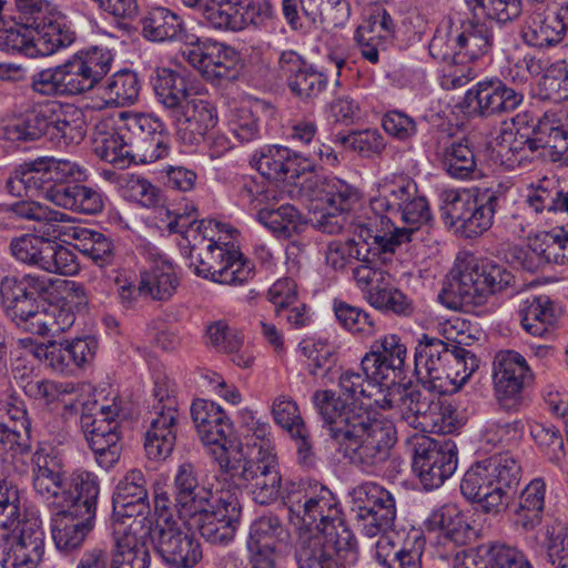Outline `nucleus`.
<instances>
[{"mask_svg":"<svg viewBox=\"0 0 568 568\" xmlns=\"http://www.w3.org/2000/svg\"><path fill=\"white\" fill-rule=\"evenodd\" d=\"M312 400L336 452L349 464L371 470L388 459L395 443L390 422L373 417L367 409L346 403L329 389L316 390Z\"/></svg>","mask_w":568,"mask_h":568,"instance_id":"1","label":"nucleus"},{"mask_svg":"<svg viewBox=\"0 0 568 568\" xmlns=\"http://www.w3.org/2000/svg\"><path fill=\"white\" fill-rule=\"evenodd\" d=\"M432 219L426 197L417 184L407 178L385 179L369 200L364 231L385 252H395Z\"/></svg>","mask_w":568,"mask_h":568,"instance_id":"2","label":"nucleus"},{"mask_svg":"<svg viewBox=\"0 0 568 568\" xmlns=\"http://www.w3.org/2000/svg\"><path fill=\"white\" fill-rule=\"evenodd\" d=\"M246 439V455L236 439L234 455L221 459L224 476L246 483L253 499L260 505H270L280 494L281 473L270 425L255 422Z\"/></svg>","mask_w":568,"mask_h":568,"instance_id":"3","label":"nucleus"},{"mask_svg":"<svg viewBox=\"0 0 568 568\" xmlns=\"http://www.w3.org/2000/svg\"><path fill=\"white\" fill-rule=\"evenodd\" d=\"M514 285L515 276L505 265L468 255L457 258L438 300L452 310L478 306Z\"/></svg>","mask_w":568,"mask_h":568,"instance_id":"4","label":"nucleus"},{"mask_svg":"<svg viewBox=\"0 0 568 568\" xmlns=\"http://www.w3.org/2000/svg\"><path fill=\"white\" fill-rule=\"evenodd\" d=\"M521 467L510 453L474 463L465 473L460 491L484 513L498 514L515 498Z\"/></svg>","mask_w":568,"mask_h":568,"instance_id":"5","label":"nucleus"},{"mask_svg":"<svg viewBox=\"0 0 568 568\" xmlns=\"http://www.w3.org/2000/svg\"><path fill=\"white\" fill-rule=\"evenodd\" d=\"M78 500L69 499L52 518L51 534L55 547L65 554L82 547L94 528L99 483L88 475L77 479Z\"/></svg>","mask_w":568,"mask_h":568,"instance_id":"6","label":"nucleus"},{"mask_svg":"<svg viewBox=\"0 0 568 568\" xmlns=\"http://www.w3.org/2000/svg\"><path fill=\"white\" fill-rule=\"evenodd\" d=\"M119 406L85 403L80 416V427L85 440L94 454L97 463L104 469L112 468L120 459L123 442L116 417Z\"/></svg>","mask_w":568,"mask_h":568,"instance_id":"7","label":"nucleus"},{"mask_svg":"<svg viewBox=\"0 0 568 568\" xmlns=\"http://www.w3.org/2000/svg\"><path fill=\"white\" fill-rule=\"evenodd\" d=\"M240 494L239 486L229 483L225 476L219 481L207 505L196 509L199 530L206 541L225 546L234 539L242 514Z\"/></svg>","mask_w":568,"mask_h":568,"instance_id":"8","label":"nucleus"},{"mask_svg":"<svg viewBox=\"0 0 568 568\" xmlns=\"http://www.w3.org/2000/svg\"><path fill=\"white\" fill-rule=\"evenodd\" d=\"M53 285V278L32 273L3 276L0 280V304L6 316L24 329L41 301L52 294Z\"/></svg>","mask_w":568,"mask_h":568,"instance_id":"9","label":"nucleus"},{"mask_svg":"<svg viewBox=\"0 0 568 568\" xmlns=\"http://www.w3.org/2000/svg\"><path fill=\"white\" fill-rule=\"evenodd\" d=\"M148 532L155 551L172 568H192L202 559L200 541L181 519L161 514Z\"/></svg>","mask_w":568,"mask_h":568,"instance_id":"10","label":"nucleus"},{"mask_svg":"<svg viewBox=\"0 0 568 568\" xmlns=\"http://www.w3.org/2000/svg\"><path fill=\"white\" fill-rule=\"evenodd\" d=\"M409 444L413 452V470L426 490L440 487L457 468V446L448 439L414 435Z\"/></svg>","mask_w":568,"mask_h":568,"instance_id":"11","label":"nucleus"},{"mask_svg":"<svg viewBox=\"0 0 568 568\" xmlns=\"http://www.w3.org/2000/svg\"><path fill=\"white\" fill-rule=\"evenodd\" d=\"M9 252L17 262L47 273L73 275L80 268L70 248L31 233L11 239Z\"/></svg>","mask_w":568,"mask_h":568,"instance_id":"12","label":"nucleus"},{"mask_svg":"<svg viewBox=\"0 0 568 568\" xmlns=\"http://www.w3.org/2000/svg\"><path fill=\"white\" fill-rule=\"evenodd\" d=\"M151 425L145 434L144 449L151 460H164L176 443L179 403L166 382H156L153 388Z\"/></svg>","mask_w":568,"mask_h":568,"instance_id":"13","label":"nucleus"},{"mask_svg":"<svg viewBox=\"0 0 568 568\" xmlns=\"http://www.w3.org/2000/svg\"><path fill=\"white\" fill-rule=\"evenodd\" d=\"M532 379V371L520 353L510 349L496 353L493 362V381L495 395L501 408L508 412L519 410L524 405V389Z\"/></svg>","mask_w":568,"mask_h":568,"instance_id":"14","label":"nucleus"},{"mask_svg":"<svg viewBox=\"0 0 568 568\" xmlns=\"http://www.w3.org/2000/svg\"><path fill=\"white\" fill-rule=\"evenodd\" d=\"M353 507L361 531L372 538L392 528L396 518L395 499L384 487L363 483L352 491Z\"/></svg>","mask_w":568,"mask_h":568,"instance_id":"15","label":"nucleus"},{"mask_svg":"<svg viewBox=\"0 0 568 568\" xmlns=\"http://www.w3.org/2000/svg\"><path fill=\"white\" fill-rule=\"evenodd\" d=\"M32 485L37 495L58 508L71 503L69 499L78 500L79 490L75 479L81 475H88L94 483H99L94 474L85 470L74 473L68 483L61 460L42 450L37 452L32 457Z\"/></svg>","mask_w":568,"mask_h":568,"instance_id":"16","label":"nucleus"},{"mask_svg":"<svg viewBox=\"0 0 568 568\" xmlns=\"http://www.w3.org/2000/svg\"><path fill=\"white\" fill-rule=\"evenodd\" d=\"M59 179L54 181L48 201L65 210L84 214H98L103 209L102 194L95 189L81 184L85 171L74 162L63 160Z\"/></svg>","mask_w":568,"mask_h":568,"instance_id":"17","label":"nucleus"},{"mask_svg":"<svg viewBox=\"0 0 568 568\" xmlns=\"http://www.w3.org/2000/svg\"><path fill=\"white\" fill-rule=\"evenodd\" d=\"M124 133L134 162L152 163L169 154L165 125L150 114L122 113Z\"/></svg>","mask_w":568,"mask_h":568,"instance_id":"18","label":"nucleus"},{"mask_svg":"<svg viewBox=\"0 0 568 568\" xmlns=\"http://www.w3.org/2000/svg\"><path fill=\"white\" fill-rule=\"evenodd\" d=\"M356 539L353 534L312 532L301 530L295 544V560L298 568H318L335 561L342 554L355 556Z\"/></svg>","mask_w":568,"mask_h":568,"instance_id":"19","label":"nucleus"},{"mask_svg":"<svg viewBox=\"0 0 568 568\" xmlns=\"http://www.w3.org/2000/svg\"><path fill=\"white\" fill-rule=\"evenodd\" d=\"M195 273L226 285H242L254 275V265L229 243L213 242L207 245V261L200 258Z\"/></svg>","mask_w":568,"mask_h":568,"instance_id":"20","label":"nucleus"},{"mask_svg":"<svg viewBox=\"0 0 568 568\" xmlns=\"http://www.w3.org/2000/svg\"><path fill=\"white\" fill-rule=\"evenodd\" d=\"M406 352L399 336L386 335L372 344L371 351L362 358L361 369L376 381H384L385 387L394 385L400 389L405 379Z\"/></svg>","mask_w":568,"mask_h":568,"instance_id":"21","label":"nucleus"},{"mask_svg":"<svg viewBox=\"0 0 568 568\" xmlns=\"http://www.w3.org/2000/svg\"><path fill=\"white\" fill-rule=\"evenodd\" d=\"M191 416L202 442L215 445V459L221 467V459L234 455L236 438L233 437V426L222 408L213 402L196 399L191 406Z\"/></svg>","mask_w":568,"mask_h":568,"instance_id":"22","label":"nucleus"},{"mask_svg":"<svg viewBox=\"0 0 568 568\" xmlns=\"http://www.w3.org/2000/svg\"><path fill=\"white\" fill-rule=\"evenodd\" d=\"M111 62L109 50L94 47L60 64L67 95H79L92 90L108 74Z\"/></svg>","mask_w":568,"mask_h":568,"instance_id":"23","label":"nucleus"},{"mask_svg":"<svg viewBox=\"0 0 568 568\" xmlns=\"http://www.w3.org/2000/svg\"><path fill=\"white\" fill-rule=\"evenodd\" d=\"M10 531V547L4 548L1 568H38L44 555V531L38 518L16 523Z\"/></svg>","mask_w":568,"mask_h":568,"instance_id":"24","label":"nucleus"},{"mask_svg":"<svg viewBox=\"0 0 568 568\" xmlns=\"http://www.w3.org/2000/svg\"><path fill=\"white\" fill-rule=\"evenodd\" d=\"M524 101V94L508 87L499 78L479 81L465 95L473 113L489 118L515 111Z\"/></svg>","mask_w":568,"mask_h":568,"instance_id":"25","label":"nucleus"},{"mask_svg":"<svg viewBox=\"0 0 568 568\" xmlns=\"http://www.w3.org/2000/svg\"><path fill=\"white\" fill-rule=\"evenodd\" d=\"M301 519L304 525L314 526L316 532L333 535L353 534L345 525L341 505L334 494L325 486L315 484V493Z\"/></svg>","mask_w":568,"mask_h":568,"instance_id":"26","label":"nucleus"},{"mask_svg":"<svg viewBox=\"0 0 568 568\" xmlns=\"http://www.w3.org/2000/svg\"><path fill=\"white\" fill-rule=\"evenodd\" d=\"M285 537L286 530L276 515L267 514L256 518L248 531V559L275 566L274 555Z\"/></svg>","mask_w":568,"mask_h":568,"instance_id":"27","label":"nucleus"},{"mask_svg":"<svg viewBox=\"0 0 568 568\" xmlns=\"http://www.w3.org/2000/svg\"><path fill=\"white\" fill-rule=\"evenodd\" d=\"M507 192L508 186L501 183L478 191L466 215L460 234L471 239L488 231L494 223L495 213L507 202Z\"/></svg>","mask_w":568,"mask_h":568,"instance_id":"28","label":"nucleus"},{"mask_svg":"<svg viewBox=\"0 0 568 568\" xmlns=\"http://www.w3.org/2000/svg\"><path fill=\"white\" fill-rule=\"evenodd\" d=\"M62 162L63 160L41 159L18 166L7 181L8 191L19 195V185H22L28 192H39L47 200L51 186L59 179Z\"/></svg>","mask_w":568,"mask_h":568,"instance_id":"29","label":"nucleus"},{"mask_svg":"<svg viewBox=\"0 0 568 568\" xmlns=\"http://www.w3.org/2000/svg\"><path fill=\"white\" fill-rule=\"evenodd\" d=\"M452 357V342H444L435 337L423 336L415 352V374L423 384H428L435 390L447 363Z\"/></svg>","mask_w":568,"mask_h":568,"instance_id":"30","label":"nucleus"},{"mask_svg":"<svg viewBox=\"0 0 568 568\" xmlns=\"http://www.w3.org/2000/svg\"><path fill=\"white\" fill-rule=\"evenodd\" d=\"M302 191L312 201L327 204L341 213L351 209L358 194L354 187L337 178L311 173L301 184Z\"/></svg>","mask_w":568,"mask_h":568,"instance_id":"31","label":"nucleus"},{"mask_svg":"<svg viewBox=\"0 0 568 568\" xmlns=\"http://www.w3.org/2000/svg\"><path fill=\"white\" fill-rule=\"evenodd\" d=\"M174 115L182 139L191 144L199 143L217 123L215 106L196 94L189 98Z\"/></svg>","mask_w":568,"mask_h":568,"instance_id":"32","label":"nucleus"},{"mask_svg":"<svg viewBox=\"0 0 568 568\" xmlns=\"http://www.w3.org/2000/svg\"><path fill=\"white\" fill-rule=\"evenodd\" d=\"M452 36L459 54L471 61L486 55L493 48V22L464 19L452 23Z\"/></svg>","mask_w":568,"mask_h":568,"instance_id":"33","label":"nucleus"},{"mask_svg":"<svg viewBox=\"0 0 568 568\" xmlns=\"http://www.w3.org/2000/svg\"><path fill=\"white\" fill-rule=\"evenodd\" d=\"M149 267L141 273L139 294L154 301H168L179 286V278L172 263L160 253H149Z\"/></svg>","mask_w":568,"mask_h":568,"instance_id":"34","label":"nucleus"},{"mask_svg":"<svg viewBox=\"0 0 568 568\" xmlns=\"http://www.w3.org/2000/svg\"><path fill=\"white\" fill-rule=\"evenodd\" d=\"M252 0H207L203 17L216 30L240 31L254 20Z\"/></svg>","mask_w":568,"mask_h":568,"instance_id":"35","label":"nucleus"},{"mask_svg":"<svg viewBox=\"0 0 568 568\" xmlns=\"http://www.w3.org/2000/svg\"><path fill=\"white\" fill-rule=\"evenodd\" d=\"M454 568H534L518 548L505 544L483 545L463 561L456 558Z\"/></svg>","mask_w":568,"mask_h":568,"instance_id":"36","label":"nucleus"},{"mask_svg":"<svg viewBox=\"0 0 568 568\" xmlns=\"http://www.w3.org/2000/svg\"><path fill=\"white\" fill-rule=\"evenodd\" d=\"M566 240V230L564 227H556L551 231L542 232L532 242L529 250L517 248L515 250V258L520 262L524 270L535 272L539 267V261L546 263L565 264L564 251L565 245L562 241Z\"/></svg>","mask_w":568,"mask_h":568,"instance_id":"37","label":"nucleus"},{"mask_svg":"<svg viewBox=\"0 0 568 568\" xmlns=\"http://www.w3.org/2000/svg\"><path fill=\"white\" fill-rule=\"evenodd\" d=\"M382 386H385L384 381H376L372 376H367L363 369L362 372L347 369L338 378L342 396L362 403L363 399H373L378 407L390 409L396 405V400L392 394H383Z\"/></svg>","mask_w":568,"mask_h":568,"instance_id":"38","label":"nucleus"},{"mask_svg":"<svg viewBox=\"0 0 568 568\" xmlns=\"http://www.w3.org/2000/svg\"><path fill=\"white\" fill-rule=\"evenodd\" d=\"M174 487L176 506L184 516H195L196 509L201 505H207V500L214 496L213 489L199 486L195 467L190 463L179 466Z\"/></svg>","mask_w":568,"mask_h":568,"instance_id":"39","label":"nucleus"},{"mask_svg":"<svg viewBox=\"0 0 568 568\" xmlns=\"http://www.w3.org/2000/svg\"><path fill=\"white\" fill-rule=\"evenodd\" d=\"M463 342V334L459 339L452 341L453 358H449L440 382L436 383V392L447 393L452 389H458L479 367L478 358L462 346Z\"/></svg>","mask_w":568,"mask_h":568,"instance_id":"40","label":"nucleus"},{"mask_svg":"<svg viewBox=\"0 0 568 568\" xmlns=\"http://www.w3.org/2000/svg\"><path fill=\"white\" fill-rule=\"evenodd\" d=\"M143 36L154 42L185 41L189 42L193 36L185 32L183 20L165 8L153 9L142 20Z\"/></svg>","mask_w":568,"mask_h":568,"instance_id":"41","label":"nucleus"},{"mask_svg":"<svg viewBox=\"0 0 568 568\" xmlns=\"http://www.w3.org/2000/svg\"><path fill=\"white\" fill-rule=\"evenodd\" d=\"M150 551L145 542L135 532L124 530L114 532V546L110 568H149Z\"/></svg>","mask_w":568,"mask_h":568,"instance_id":"42","label":"nucleus"},{"mask_svg":"<svg viewBox=\"0 0 568 568\" xmlns=\"http://www.w3.org/2000/svg\"><path fill=\"white\" fill-rule=\"evenodd\" d=\"M152 84L158 101L173 113L195 94L190 91L187 81L182 74L166 68L156 70Z\"/></svg>","mask_w":568,"mask_h":568,"instance_id":"43","label":"nucleus"},{"mask_svg":"<svg viewBox=\"0 0 568 568\" xmlns=\"http://www.w3.org/2000/svg\"><path fill=\"white\" fill-rule=\"evenodd\" d=\"M443 168L446 173L456 180H475L481 175L477 166L476 155L468 139L453 141L444 149Z\"/></svg>","mask_w":568,"mask_h":568,"instance_id":"44","label":"nucleus"},{"mask_svg":"<svg viewBox=\"0 0 568 568\" xmlns=\"http://www.w3.org/2000/svg\"><path fill=\"white\" fill-rule=\"evenodd\" d=\"M87 133L83 111L71 103L59 101L54 124L51 128V140L64 145L80 143Z\"/></svg>","mask_w":568,"mask_h":568,"instance_id":"45","label":"nucleus"},{"mask_svg":"<svg viewBox=\"0 0 568 568\" xmlns=\"http://www.w3.org/2000/svg\"><path fill=\"white\" fill-rule=\"evenodd\" d=\"M74 321L75 315L70 308L40 303L24 329L41 336H57L69 329Z\"/></svg>","mask_w":568,"mask_h":568,"instance_id":"46","label":"nucleus"},{"mask_svg":"<svg viewBox=\"0 0 568 568\" xmlns=\"http://www.w3.org/2000/svg\"><path fill=\"white\" fill-rule=\"evenodd\" d=\"M429 530H438L455 544L464 545L471 536V528L454 505H444L434 510L426 520Z\"/></svg>","mask_w":568,"mask_h":568,"instance_id":"47","label":"nucleus"},{"mask_svg":"<svg viewBox=\"0 0 568 568\" xmlns=\"http://www.w3.org/2000/svg\"><path fill=\"white\" fill-rule=\"evenodd\" d=\"M75 248L89 257L97 266L106 267L115 261L116 252L113 241L105 234L89 229L74 232Z\"/></svg>","mask_w":568,"mask_h":568,"instance_id":"48","label":"nucleus"},{"mask_svg":"<svg viewBox=\"0 0 568 568\" xmlns=\"http://www.w3.org/2000/svg\"><path fill=\"white\" fill-rule=\"evenodd\" d=\"M520 322L526 332L532 336L544 337L550 334L555 322L552 302L547 295L534 296L525 302L520 310Z\"/></svg>","mask_w":568,"mask_h":568,"instance_id":"49","label":"nucleus"},{"mask_svg":"<svg viewBox=\"0 0 568 568\" xmlns=\"http://www.w3.org/2000/svg\"><path fill=\"white\" fill-rule=\"evenodd\" d=\"M375 545V559L384 568H396L398 561L412 548L413 541H417L423 535L417 529H410L405 538L399 534L388 530L379 532Z\"/></svg>","mask_w":568,"mask_h":568,"instance_id":"50","label":"nucleus"},{"mask_svg":"<svg viewBox=\"0 0 568 568\" xmlns=\"http://www.w3.org/2000/svg\"><path fill=\"white\" fill-rule=\"evenodd\" d=\"M365 300L371 306L383 313L399 316H407L413 313L412 301L387 280L368 288L365 293Z\"/></svg>","mask_w":568,"mask_h":568,"instance_id":"51","label":"nucleus"},{"mask_svg":"<svg viewBox=\"0 0 568 568\" xmlns=\"http://www.w3.org/2000/svg\"><path fill=\"white\" fill-rule=\"evenodd\" d=\"M32 32L33 47L31 53H34V58L51 55L74 41L73 32L51 20L48 23H38Z\"/></svg>","mask_w":568,"mask_h":568,"instance_id":"52","label":"nucleus"},{"mask_svg":"<svg viewBox=\"0 0 568 568\" xmlns=\"http://www.w3.org/2000/svg\"><path fill=\"white\" fill-rule=\"evenodd\" d=\"M568 8H561L559 12H550L544 18L534 20L526 33L528 41L534 47H549L560 42L565 36L567 24L565 19Z\"/></svg>","mask_w":568,"mask_h":568,"instance_id":"53","label":"nucleus"},{"mask_svg":"<svg viewBox=\"0 0 568 568\" xmlns=\"http://www.w3.org/2000/svg\"><path fill=\"white\" fill-rule=\"evenodd\" d=\"M333 311L338 324L351 334L363 337H371L376 334V321L364 308L335 298Z\"/></svg>","mask_w":568,"mask_h":568,"instance_id":"54","label":"nucleus"},{"mask_svg":"<svg viewBox=\"0 0 568 568\" xmlns=\"http://www.w3.org/2000/svg\"><path fill=\"white\" fill-rule=\"evenodd\" d=\"M94 152L101 160L119 169L126 168L133 161L123 121L115 131L105 133L100 140H97Z\"/></svg>","mask_w":568,"mask_h":568,"instance_id":"55","label":"nucleus"},{"mask_svg":"<svg viewBox=\"0 0 568 568\" xmlns=\"http://www.w3.org/2000/svg\"><path fill=\"white\" fill-rule=\"evenodd\" d=\"M474 196L466 190H446L440 194V213L447 226L460 233Z\"/></svg>","mask_w":568,"mask_h":568,"instance_id":"56","label":"nucleus"},{"mask_svg":"<svg viewBox=\"0 0 568 568\" xmlns=\"http://www.w3.org/2000/svg\"><path fill=\"white\" fill-rule=\"evenodd\" d=\"M140 81L138 75L129 70L114 73L108 81L105 87V95L108 102L118 106L133 104L140 93Z\"/></svg>","mask_w":568,"mask_h":568,"instance_id":"57","label":"nucleus"},{"mask_svg":"<svg viewBox=\"0 0 568 568\" xmlns=\"http://www.w3.org/2000/svg\"><path fill=\"white\" fill-rule=\"evenodd\" d=\"M525 202L537 214L557 211L568 213V191L564 192L556 186H531Z\"/></svg>","mask_w":568,"mask_h":568,"instance_id":"58","label":"nucleus"},{"mask_svg":"<svg viewBox=\"0 0 568 568\" xmlns=\"http://www.w3.org/2000/svg\"><path fill=\"white\" fill-rule=\"evenodd\" d=\"M302 222V215L291 204L281 205L277 209L264 210L261 212V222L280 237H291L297 232Z\"/></svg>","mask_w":568,"mask_h":568,"instance_id":"59","label":"nucleus"},{"mask_svg":"<svg viewBox=\"0 0 568 568\" xmlns=\"http://www.w3.org/2000/svg\"><path fill=\"white\" fill-rule=\"evenodd\" d=\"M149 500L146 479L140 469L129 470L116 485L113 494V508H124L130 503Z\"/></svg>","mask_w":568,"mask_h":568,"instance_id":"60","label":"nucleus"},{"mask_svg":"<svg viewBox=\"0 0 568 568\" xmlns=\"http://www.w3.org/2000/svg\"><path fill=\"white\" fill-rule=\"evenodd\" d=\"M19 489L7 480H0V538L8 540L11 528L21 517Z\"/></svg>","mask_w":568,"mask_h":568,"instance_id":"61","label":"nucleus"},{"mask_svg":"<svg viewBox=\"0 0 568 568\" xmlns=\"http://www.w3.org/2000/svg\"><path fill=\"white\" fill-rule=\"evenodd\" d=\"M546 554L551 568H568V526L555 520L546 526Z\"/></svg>","mask_w":568,"mask_h":568,"instance_id":"62","label":"nucleus"},{"mask_svg":"<svg viewBox=\"0 0 568 568\" xmlns=\"http://www.w3.org/2000/svg\"><path fill=\"white\" fill-rule=\"evenodd\" d=\"M0 212L16 217L37 222H62L65 214L49 206L30 200H20L13 203L0 204Z\"/></svg>","mask_w":568,"mask_h":568,"instance_id":"63","label":"nucleus"},{"mask_svg":"<svg viewBox=\"0 0 568 568\" xmlns=\"http://www.w3.org/2000/svg\"><path fill=\"white\" fill-rule=\"evenodd\" d=\"M327 85V77L312 65L295 75L287 83L291 92L304 102H312L320 97Z\"/></svg>","mask_w":568,"mask_h":568,"instance_id":"64","label":"nucleus"}]
</instances>
